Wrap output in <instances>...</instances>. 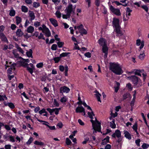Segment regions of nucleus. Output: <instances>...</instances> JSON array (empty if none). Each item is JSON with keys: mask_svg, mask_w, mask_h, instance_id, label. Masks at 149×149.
I'll return each mask as SVG.
<instances>
[{"mask_svg": "<svg viewBox=\"0 0 149 149\" xmlns=\"http://www.w3.org/2000/svg\"><path fill=\"white\" fill-rule=\"evenodd\" d=\"M76 8V6L73 7V6L71 4H69L68 7L65 10V13H66L65 15H63L62 17L63 19H67L70 17L71 14H72V17H74V15H75V10Z\"/></svg>", "mask_w": 149, "mask_h": 149, "instance_id": "f257e3e1", "label": "nucleus"}, {"mask_svg": "<svg viewBox=\"0 0 149 149\" xmlns=\"http://www.w3.org/2000/svg\"><path fill=\"white\" fill-rule=\"evenodd\" d=\"M112 23L114 30L116 32L117 35L118 36H121L123 34L120 30L119 19L116 18H113Z\"/></svg>", "mask_w": 149, "mask_h": 149, "instance_id": "f03ea898", "label": "nucleus"}, {"mask_svg": "<svg viewBox=\"0 0 149 149\" xmlns=\"http://www.w3.org/2000/svg\"><path fill=\"white\" fill-rule=\"evenodd\" d=\"M110 69L113 73L118 75H120L123 73V70L119 65L116 64H110Z\"/></svg>", "mask_w": 149, "mask_h": 149, "instance_id": "7ed1b4c3", "label": "nucleus"}, {"mask_svg": "<svg viewBox=\"0 0 149 149\" xmlns=\"http://www.w3.org/2000/svg\"><path fill=\"white\" fill-rule=\"evenodd\" d=\"M91 121L92 123L93 128V133H96V131L100 132L101 123L97 120L96 118H95L94 120H91Z\"/></svg>", "mask_w": 149, "mask_h": 149, "instance_id": "20e7f679", "label": "nucleus"}, {"mask_svg": "<svg viewBox=\"0 0 149 149\" xmlns=\"http://www.w3.org/2000/svg\"><path fill=\"white\" fill-rule=\"evenodd\" d=\"M112 136L113 138H115L116 137H117L118 138L117 141L118 143L120 142L122 140V139L121 138V132L119 130H116L115 133L112 135Z\"/></svg>", "mask_w": 149, "mask_h": 149, "instance_id": "39448f33", "label": "nucleus"}, {"mask_svg": "<svg viewBox=\"0 0 149 149\" xmlns=\"http://www.w3.org/2000/svg\"><path fill=\"white\" fill-rule=\"evenodd\" d=\"M127 78L133 82L134 86L136 85L139 82V80L138 78L135 76L134 75L128 77H127Z\"/></svg>", "mask_w": 149, "mask_h": 149, "instance_id": "423d86ee", "label": "nucleus"}, {"mask_svg": "<svg viewBox=\"0 0 149 149\" xmlns=\"http://www.w3.org/2000/svg\"><path fill=\"white\" fill-rule=\"evenodd\" d=\"M42 26L43 27L42 32L45 34L46 36L48 37L50 36L51 33L48 28H47L44 24H43Z\"/></svg>", "mask_w": 149, "mask_h": 149, "instance_id": "0eeeda50", "label": "nucleus"}, {"mask_svg": "<svg viewBox=\"0 0 149 149\" xmlns=\"http://www.w3.org/2000/svg\"><path fill=\"white\" fill-rule=\"evenodd\" d=\"M77 29L79 31V32L81 35L86 34L87 33V32L86 30L84 28V26L82 24H81L80 25L77 26Z\"/></svg>", "mask_w": 149, "mask_h": 149, "instance_id": "6e6552de", "label": "nucleus"}, {"mask_svg": "<svg viewBox=\"0 0 149 149\" xmlns=\"http://www.w3.org/2000/svg\"><path fill=\"white\" fill-rule=\"evenodd\" d=\"M111 11L114 14L117 15H120L121 14L120 10L115 8L112 6H111L110 8Z\"/></svg>", "mask_w": 149, "mask_h": 149, "instance_id": "1a4fd4ad", "label": "nucleus"}, {"mask_svg": "<svg viewBox=\"0 0 149 149\" xmlns=\"http://www.w3.org/2000/svg\"><path fill=\"white\" fill-rule=\"evenodd\" d=\"M108 50V47H107V45L102 46V50L103 53L104 54V57L105 58H106L107 57Z\"/></svg>", "mask_w": 149, "mask_h": 149, "instance_id": "9d476101", "label": "nucleus"}, {"mask_svg": "<svg viewBox=\"0 0 149 149\" xmlns=\"http://www.w3.org/2000/svg\"><path fill=\"white\" fill-rule=\"evenodd\" d=\"M60 93H62L63 92L68 93L70 91V88L65 86L61 87L60 89Z\"/></svg>", "mask_w": 149, "mask_h": 149, "instance_id": "9b49d317", "label": "nucleus"}, {"mask_svg": "<svg viewBox=\"0 0 149 149\" xmlns=\"http://www.w3.org/2000/svg\"><path fill=\"white\" fill-rule=\"evenodd\" d=\"M0 39L2 41H3L7 43L8 42V41L7 40V38L3 32H0Z\"/></svg>", "mask_w": 149, "mask_h": 149, "instance_id": "f8f14e48", "label": "nucleus"}, {"mask_svg": "<svg viewBox=\"0 0 149 149\" xmlns=\"http://www.w3.org/2000/svg\"><path fill=\"white\" fill-rule=\"evenodd\" d=\"M98 43L101 46H104L107 45L106 44V40L105 39L102 38H100L98 41Z\"/></svg>", "mask_w": 149, "mask_h": 149, "instance_id": "ddd939ff", "label": "nucleus"}, {"mask_svg": "<svg viewBox=\"0 0 149 149\" xmlns=\"http://www.w3.org/2000/svg\"><path fill=\"white\" fill-rule=\"evenodd\" d=\"M49 21L55 27L58 26V23L56 20L53 18H51L49 19Z\"/></svg>", "mask_w": 149, "mask_h": 149, "instance_id": "4468645a", "label": "nucleus"}, {"mask_svg": "<svg viewBox=\"0 0 149 149\" xmlns=\"http://www.w3.org/2000/svg\"><path fill=\"white\" fill-rule=\"evenodd\" d=\"M125 136L129 139H132L131 134L127 131L124 130V131Z\"/></svg>", "mask_w": 149, "mask_h": 149, "instance_id": "2eb2a0df", "label": "nucleus"}, {"mask_svg": "<svg viewBox=\"0 0 149 149\" xmlns=\"http://www.w3.org/2000/svg\"><path fill=\"white\" fill-rule=\"evenodd\" d=\"M84 110L85 109L84 107L82 106H81L77 107L76 108L75 111L77 113H81L84 111Z\"/></svg>", "mask_w": 149, "mask_h": 149, "instance_id": "dca6fc26", "label": "nucleus"}, {"mask_svg": "<svg viewBox=\"0 0 149 149\" xmlns=\"http://www.w3.org/2000/svg\"><path fill=\"white\" fill-rule=\"evenodd\" d=\"M131 98L130 94L128 93H126L124 94L123 95V100H125L126 99H128L130 100Z\"/></svg>", "mask_w": 149, "mask_h": 149, "instance_id": "f3484780", "label": "nucleus"}, {"mask_svg": "<svg viewBox=\"0 0 149 149\" xmlns=\"http://www.w3.org/2000/svg\"><path fill=\"white\" fill-rule=\"evenodd\" d=\"M16 34L18 37H21L23 35V33L20 29H18L17 30Z\"/></svg>", "mask_w": 149, "mask_h": 149, "instance_id": "a211bd4d", "label": "nucleus"}, {"mask_svg": "<svg viewBox=\"0 0 149 149\" xmlns=\"http://www.w3.org/2000/svg\"><path fill=\"white\" fill-rule=\"evenodd\" d=\"M95 92L96 93L95 94V95L97 98L98 101L101 102V101L100 97V96H101V95L97 91H95Z\"/></svg>", "mask_w": 149, "mask_h": 149, "instance_id": "6ab92c4d", "label": "nucleus"}, {"mask_svg": "<svg viewBox=\"0 0 149 149\" xmlns=\"http://www.w3.org/2000/svg\"><path fill=\"white\" fill-rule=\"evenodd\" d=\"M34 31V27L31 26H29L27 28V31L29 33H32Z\"/></svg>", "mask_w": 149, "mask_h": 149, "instance_id": "aec40b11", "label": "nucleus"}, {"mask_svg": "<svg viewBox=\"0 0 149 149\" xmlns=\"http://www.w3.org/2000/svg\"><path fill=\"white\" fill-rule=\"evenodd\" d=\"M145 51L141 52L139 56V58L141 60H143L144 58L145 55Z\"/></svg>", "mask_w": 149, "mask_h": 149, "instance_id": "412c9836", "label": "nucleus"}, {"mask_svg": "<svg viewBox=\"0 0 149 149\" xmlns=\"http://www.w3.org/2000/svg\"><path fill=\"white\" fill-rule=\"evenodd\" d=\"M4 104L6 106H8L11 109H13L15 108V106L14 104L12 102L8 103L6 104L5 103H4Z\"/></svg>", "mask_w": 149, "mask_h": 149, "instance_id": "4be33fe9", "label": "nucleus"}, {"mask_svg": "<svg viewBox=\"0 0 149 149\" xmlns=\"http://www.w3.org/2000/svg\"><path fill=\"white\" fill-rule=\"evenodd\" d=\"M109 137L108 136H107L106 138H104L102 141V144L103 145L106 144L109 141Z\"/></svg>", "mask_w": 149, "mask_h": 149, "instance_id": "5701e85b", "label": "nucleus"}, {"mask_svg": "<svg viewBox=\"0 0 149 149\" xmlns=\"http://www.w3.org/2000/svg\"><path fill=\"white\" fill-rule=\"evenodd\" d=\"M26 54L27 55V56L28 57H31V58H32L33 56H32V50L31 49H30L29 50V51H28L26 52Z\"/></svg>", "mask_w": 149, "mask_h": 149, "instance_id": "b1692460", "label": "nucleus"}, {"mask_svg": "<svg viewBox=\"0 0 149 149\" xmlns=\"http://www.w3.org/2000/svg\"><path fill=\"white\" fill-rule=\"evenodd\" d=\"M115 120L113 119V120L110 122V126L112 128H115L116 127V125L114 123Z\"/></svg>", "mask_w": 149, "mask_h": 149, "instance_id": "393cba45", "label": "nucleus"}, {"mask_svg": "<svg viewBox=\"0 0 149 149\" xmlns=\"http://www.w3.org/2000/svg\"><path fill=\"white\" fill-rule=\"evenodd\" d=\"M16 24L17 25L19 24L22 21V19L21 17H18L16 16Z\"/></svg>", "mask_w": 149, "mask_h": 149, "instance_id": "a878e982", "label": "nucleus"}, {"mask_svg": "<svg viewBox=\"0 0 149 149\" xmlns=\"http://www.w3.org/2000/svg\"><path fill=\"white\" fill-rule=\"evenodd\" d=\"M70 54V53L69 52H64L61 54L59 56H60V58H61L62 57L66 56Z\"/></svg>", "mask_w": 149, "mask_h": 149, "instance_id": "bb28decb", "label": "nucleus"}, {"mask_svg": "<svg viewBox=\"0 0 149 149\" xmlns=\"http://www.w3.org/2000/svg\"><path fill=\"white\" fill-rule=\"evenodd\" d=\"M29 15L31 17V20H33L35 18L34 14L33 12H31L29 14Z\"/></svg>", "mask_w": 149, "mask_h": 149, "instance_id": "cd10ccee", "label": "nucleus"}, {"mask_svg": "<svg viewBox=\"0 0 149 149\" xmlns=\"http://www.w3.org/2000/svg\"><path fill=\"white\" fill-rule=\"evenodd\" d=\"M126 87L127 88L128 90L130 91L132 90V87L131 84L130 83H128L127 84Z\"/></svg>", "mask_w": 149, "mask_h": 149, "instance_id": "c85d7f7f", "label": "nucleus"}, {"mask_svg": "<svg viewBox=\"0 0 149 149\" xmlns=\"http://www.w3.org/2000/svg\"><path fill=\"white\" fill-rule=\"evenodd\" d=\"M88 114L89 117L91 119L93 118V116H95V115L93 111H92L91 112H88Z\"/></svg>", "mask_w": 149, "mask_h": 149, "instance_id": "c756f323", "label": "nucleus"}, {"mask_svg": "<svg viewBox=\"0 0 149 149\" xmlns=\"http://www.w3.org/2000/svg\"><path fill=\"white\" fill-rule=\"evenodd\" d=\"M22 10L23 12L25 13L27 12L28 11V8L24 6H22Z\"/></svg>", "mask_w": 149, "mask_h": 149, "instance_id": "7c9ffc66", "label": "nucleus"}, {"mask_svg": "<svg viewBox=\"0 0 149 149\" xmlns=\"http://www.w3.org/2000/svg\"><path fill=\"white\" fill-rule=\"evenodd\" d=\"M67 100L66 97L64 96L61 98L60 100L61 102L62 103H64L66 102Z\"/></svg>", "mask_w": 149, "mask_h": 149, "instance_id": "2f4dec72", "label": "nucleus"}, {"mask_svg": "<svg viewBox=\"0 0 149 149\" xmlns=\"http://www.w3.org/2000/svg\"><path fill=\"white\" fill-rule=\"evenodd\" d=\"M61 109L60 108L53 109V111L55 112L56 114L57 115L59 111Z\"/></svg>", "mask_w": 149, "mask_h": 149, "instance_id": "473e14b6", "label": "nucleus"}, {"mask_svg": "<svg viewBox=\"0 0 149 149\" xmlns=\"http://www.w3.org/2000/svg\"><path fill=\"white\" fill-rule=\"evenodd\" d=\"M34 144L36 145L42 146L44 145L43 143L41 142H39L38 141H35L34 142Z\"/></svg>", "mask_w": 149, "mask_h": 149, "instance_id": "72a5a7b5", "label": "nucleus"}, {"mask_svg": "<svg viewBox=\"0 0 149 149\" xmlns=\"http://www.w3.org/2000/svg\"><path fill=\"white\" fill-rule=\"evenodd\" d=\"M55 15L58 18H60L61 17V14L60 11H57L55 13Z\"/></svg>", "mask_w": 149, "mask_h": 149, "instance_id": "f704fd0d", "label": "nucleus"}, {"mask_svg": "<svg viewBox=\"0 0 149 149\" xmlns=\"http://www.w3.org/2000/svg\"><path fill=\"white\" fill-rule=\"evenodd\" d=\"M68 68L67 65L65 66V76H68Z\"/></svg>", "mask_w": 149, "mask_h": 149, "instance_id": "c9c22d12", "label": "nucleus"}, {"mask_svg": "<svg viewBox=\"0 0 149 149\" xmlns=\"http://www.w3.org/2000/svg\"><path fill=\"white\" fill-rule=\"evenodd\" d=\"M15 14V11L13 10H11L10 11L9 15L10 16H14Z\"/></svg>", "mask_w": 149, "mask_h": 149, "instance_id": "e433bc0d", "label": "nucleus"}, {"mask_svg": "<svg viewBox=\"0 0 149 149\" xmlns=\"http://www.w3.org/2000/svg\"><path fill=\"white\" fill-rule=\"evenodd\" d=\"M57 44L59 47H61L64 45V43L63 42H58L57 43Z\"/></svg>", "mask_w": 149, "mask_h": 149, "instance_id": "4c0bfd02", "label": "nucleus"}, {"mask_svg": "<svg viewBox=\"0 0 149 149\" xmlns=\"http://www.w3.org/2000/svg\"><path fill=\"white\" fill-rule=\"evenodd\" d=\"M57 48V45L55 44H53L51 47V49L53 50H56Z\"/></svg>", "mask_w": 149, "mask_h": 149, "instance_id": "58836bf2", "label": "nucleus"}, {"mask_svg": "<svg viewBox=\"0 0 149 149\" xmlns=\"http://www.w3.org/2000/svg\"><path fill=\"white\" fill-rule=\"evenodd\" d=\"M33 139L32 137L30 138L28 141L26 142V144L28 145L30 144L33 141Z\"/></svg>", "mask_w": 149, "mask_h": 149, "instance_id": "ea45409f", "label": "nucleus"}, {"mask_svg": "<svg viewBox=\"0 0 149 149\" xmlns=\"http://www.w3.org/2000/svg\"><path fill=\"white\" fill-rule=\"evenodd\" d=\"M38 38L39 39H42L44 40H45V38L44 37L42 33H40V36H38Z\"/></svg>", "mask_w": 149, "mask_h": 149, "instance_id": "a19ab883", "label": "nucleus"}, {"mask_svg": "<svg viewBox=\"0 0 149 149\" xmlns=\"http://www.w3.org/2000/svg\"><path fill=\"white\" fill-rule=\"evenodd\" d=\"M33 6L35 8H37L40 6L39 3L38 2H34L33 3Z\"/></svg>", "mask_w": 149, "mask_h": 149, "instance_id": "79ce46f5", "label": "nucleus"}, {"mask_svg": "<svg viewBox=\"0 0 149 149\" xmlns=\"http://www.w3.org/2000/svg\"><path fill=\"white\" fill-rule=\"evenodd\" d=\"M54 104L56 107H58L59 106V104L56 99L54 100Z\"/></svg>", "mask_w": 149, "mask_h": 149, "instance_id": "37998d69", "label": "nucleus"}, {"mask_svg": "<svg viewBox=\"0 0 149 149\" xmlns=\"http://www.w3.org/2000/svg\"><path fill=\"white\" fill-rule=\"evenodd\" d=\"M71 142L70 140L68 138H66V143L67 145H70Z\"/></svg>", "mask_w": 149, "mask_h": 149, "instance_id": "c03bdc74", "label": "nucleus"}, {"mask_svg": "<svg viewBox=\"0 0 149 149\" xmlns=\"http://www.w3.org/2000/svg\"><path fill=\"white\" fill-rule=\"evenodd\" d=\"M61 58H60V56H59V57H56L54 58V60L55 61V62L56 63H58L59 61V60H60Z\"/></svg>", "mask_w": 149, "mask_h": 149, "instance_id": "a18cd8bd", "label": "nucleus"}, {"mask_svg": "<svg viewBox=\"0 0 149 149\" xmlns=\"http://www.w3.org/2000/svg\"><path fill=\"white\" fill-rule=\"evenodd\" d=\"M84 55L86 57L90 58L91 57V54L89 52H87L84 54Z\"/></svg>", "mask_w": 149, "mask_h": 149, "instance_id": "49530a36", "label": "nucleus"}, {"mask_svg": "<svg viewBox=\"0 0 149 149\" xmlns=\"http://www.w3.org/2000/svg\"><path fill=\"white\" fill-rule=\"evenodd\" d=\"M149 145L146 143H143L142 147L144 149H146L149 147Z\"/></svg>", "mask_w": 149, "mask_h": 149, "instance_id": "de8ad7c7", "label": "nucleus"}, {"mask_svg": "<svg viewBox=\"0 0 149 149\" xmlns=\"http://www.w3.org/2000/svg\"><path fill=\"white\" fill-rule=\"evenodd\" d=\"M141 8L144 9L146 12L148 11V8L147 6L146 5H143L141 6Z\"/></svg>", "mask_w": 149, "mask_h": 149, "instance_id": "09e8293b", "label": "nucleus"}, {"mask_svg": "<svg viewBox=\"0 0 149 149\" xmlns=\"http://www.w3.org/2000/svg\"><path fill=\"white\" fill-rule=\"evenodd\" d=\"M15 65L16 64L15 63H13L12 65L9 68L13 70H15Z\"/></svg>", "mask_w": 149, "mask_h": 149, "instance_id": "8fccbe9b", "label": "nucleus"}, {"mask_svg": "<svg viewBox=\"0 0 149 149\" xmlns=\"http://www.w3.org/2000/svg\"><path fill=\"white\" fill-rule=\"evenodd\" d=\"M27 69L31 74H32L33 71V70L31 68L29 67H27Z\"/></svg>", "mask_w": 149, "mask_h": 149, "instance_id": "3c124183", "label": "nucleus"}, {"mask_svg": "<svg viewBox=\"0 0 149 149\" xmlns=\"http://www.w3.org/2000/svg\"><path fill=\"white\" fill-rule=\"evenodd\" d=\"M135 74L139 76H141V75L140 73V71L139 70H136L135 72Z\"/></svg>", "mask_w": 149, "mask_h": 149, "instance_id": "603ef678", "label": "nucleus"}, {"mask_svg": "<svg viewBox=\"0 0 149 149\" xmlns=\"http://www.w3.org/2000/svg\"><path fill=\"white\" fill-rule=\"evenodd\" d=\"M17 49L22 54H23L24 53V51L22 49L19 47L17 46Z\"/></svg>", "mask_w": 149, "mask_h": 149, "instance_id": "864d4df0", "label": "nucleus"}, {"mask_svg": "<svg viewBox=\"0 0 149 149\" xmlns=\"http://www.w3.org/2000/svg\"><path fill=\"white\" fill-rule=\"evenodd\" d=\"M52 1L54 2L55 4L57 5L60 2V0H52Z\"/></svg>", "mask_w": 149, "mask_h": 149, "instance_id": "5fc2aeb1", "label": "nucleus"}, {"mask_svg": "<svg viewBox=\"0 0 149 149\" xmlns=\"http://www.w3.org/2000/svg\"><path fill=\"white\" fill-rule=\"evenodd\" d=\"M100 2V0H95V3L97 6H99Z\"/></svg>", "mask_w": 149, "mask_h": 149, "instance_id": "6e6d98bb", "label": "nucleus"}, {"mask_svg": "<svg viewBox=\"0 0 149 149\" xmlns=\"http://www.w3.org/2000/svg\"><path fill=\"white\" fill-rule=\"evenodd\" d=\"M137 124L136 123L134 124L133 125V126L132 127V128L134 130H137Z\"/></svg>", "mask_w": 149, "mask_h": 149, "instance_id": "4d7b16f0", "label": "nucleus"}, {"mask_svg": "<svg viewBox=\"0 0 149 149\" xmlns=\"http://www.w3.org/2000/svg\"><path fill=\"white\" fill-rule=\"evenodd\" d=\"M43 65V64L42 63H40L37 64L36 66L38 68H42Z\"/></svg>", "mask_w": 149, "mask_h": 149, "instance_id": "13d9d810", "label": "nucleus"}, {"mask_svg": "<svg viewBox=\"0 0 149 149\" xmlns=\"http://www.w3.org/2000/svg\"><path fill=\"white\" fill-rule=\"evenodd\" d=\"M45 109H42L39 111V113L40 114H42L43 113H46Z\"/></svg>", "mask_w": 149, "mask_h": 149, "instance_id": "bf43d9fd", "label": "nucleus"}, {"mask_svg": "<svg viewBox=\"0 0 149 149\" xmlns=\"http://www.w3.org/2000/svg\"><path fill=\"white\" fill-rule=\"evenodd\" d=\"M5 26L3 25L0 26V32H2L5 29Z\"/></svg>", "mask_w": 149, "mask_h": 149, "instance_id": "052dcab7", "label": "nucleus"}, {"mask_svg": "<svg viewBox=\"0 0 149 149\" xmlns=\"http://www.w3.org/2000/svg\"><path fill=\"white\" fill-rule=\"evenodd\" d=\"M40 22H36L34 23V25L36 27L40 25Z\"/></svg>", "mask_w": 149, "mask_h": 149, "instance_id": "680f3d73", "label": "nucleus"}, {"mask_svg": "<svg viewBox=\"0 0 149 149\" xmlns=\"http://www.w3.org/2000/svg\"><path fill=\"white\" fill-rule=\"evenodd\" d=\"M111 116L115 118L118 115V113L117 112H116L114 113H113L112 112L111 113Z\"/></svg>", "mask_w": 149, "mask_h": 149, "instance_id": "e2e57ef3", "label": "nucleus"}, {"mask_svg": "<svg viewBox=\"0 0 149 149\" xmlns=\"http://www.w3.org/2000/svg\"><path fill=\"white\" fill-rule=\"evenodd\" d=\"M47 110L50 113L51 115H52V113L53 112V109H51L50 108H47Z\"/></svg>", "mask_w": 149, "mask_h": 149, "instance_id": "0e129e2a", "label": "nucleus"}, {"mask_svg": "<svg viewBox=\"0 0 149 149\" xmlns=\"http://www.w3.org/2000/svg\"><path fill=\"white\" fill-rule=\"evenodd\" d=\"M78 122L79 124L81 125H84V123L80 119H79L78 120Z\"/></svg>", "mask_w": 149, "mask_h": 149, "instance_id": "69168bd1", "label": "nucleus"}, {"mask_svg": "<svg viewBox=\"0 0 149 149\" xmlns=\"http://www.w3.org/2000/svg\"><path fill=\"white\" fill-rule=\"evenodd\" d=\"M59 69L61 71H63L64 70H65V67H64L62 65H60L59 66Z\"/></svg>", "mask_w": 149, "mask_h": 149, "instance_id": "338daca9", "label": "nucleus"}, {"mask_svg": "<svg viewBox=\"0 0 149 149\" xmlns=\"http://www.w3.org/2000/svg\"><path fill=\"white\" fill-rule=\"evenodd\" d=\"M11 146L10 145H6L5 146L6 149H10Z\"/></svg>", "mask_w": 149, "mask_h": 149, "instance_id": "774afa93", "label": "nucleus"}]
</instances>
